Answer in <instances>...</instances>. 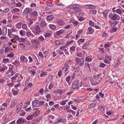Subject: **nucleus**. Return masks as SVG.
I'll list each match as a JSON object with an SVG mask.
<instances>
[{
	"label": "nucleus",
	"mask_w": 124,
	"mask_h": 124,
	"mask_svg": "<svg viewBox=\"0 0 124 124\" xmlns=\"http://www.w3.org/2000/svg\"><path fill=\"white\" fill-rule=\"evenodd\" d=\"M79 7V5L77 4H72L68 7V8L72 9L73 10L77 12H80L82 11L81 9Z\"/></svg>",
	"instance_id": "obj_1"
},
{
	"label": "nucleus",
	"mask_w": 124,
	"mask_h": 124,
	"mask_svg": "<svg viewBox=\"0 0 124 124\" xmlns=\"http://www.w3.org/2000/svg\"><path fill=\"white\" fill-rule=\"evenodd\" d=\"M31 42L32 44L33 45L34 47L35 48H38L40 44V43L39 41L36 39L35 40L32 39L31 41Z\"/></svg>",
	"instance_id": "obj_2"
},
{
	"label": "nucleus",
	"mask_w": 124,
	"mask_h": 124,
	"mask_svg": "<svg viewBox=\"0 0 124 124\" xmlns=\"http://www.w3.org/2000/svg\"><path fill=\"white\" fill-rule=\"evenodd\" d=\"M79 82L76 80L73 81L72 84V87L73 89H78L79 88Z\"/></svg>",
	"instance_id": "obj_3"
},
{
	"label": "nucleus",
	"mask_w": 124,
	"mask_h": 124,
	"mask_svg": "<svg viewBox=\"0 0 124 124\" xmlns=\"http://www.w3.org/2000/svg\"><path fill=\"white\" fill-rule=\"evenodd\" d=\"M75 59L76 62L77 63H78L79 66H82L84 64V60L83 59L79 58L78 57H77L75 58Z\"/></svg>",
	"instance_id": "obj_4"
},
{
	"label": "nucleus",
	"mask_w": 124,
	"mask_h": 124,
	"mask_svg": "<svg viewBox=\"0 0 124 124\" xmlns=\"http://www.w3.org/2000/svg\"><path fill=\"white\" fill-rule=\"evenodd\" d=\"M34 28L36 30L34 31V33L35 35H39L41 32L40 28L38 25L35 26Z\"/></svg>",
	"instance_id": "obj_5"
},
{
	"label": "nucleus",
	"mask_w": 124,
	"mask_h": 124,
	"mask_svg": "<svg viewBox=\"0 0 124 124\" xmlns=\"http://www.w3.org/2000/svg\"><path fill=\"white\" fill-rule=\"evenodd\" d=\"M116 14H113L112 13L110 14L108 16L109 17L113 20H115L117 19V17Z\"/></svg>",
	"instance_id": "obj_6"
},
{
	"label": "nucleus",
	"mask_w": 124,
	"mask_h": 124,
	"mask_svg": "<svg viewBox=\"0 0 124 124\" xmlns=\"http://www.w3.org/2000/svg\"><path fill=\"white\" fill-rule=\"evenodd\" d=\"M32 106L34 107H38L40 105L39 102L38 100H34L32 102Z\"/></svg>",
	"instance_id": "obj_7"
},
{
	"label": "nucleus",
	"mask_w": 124,
	"mask_h": 124,
	"mask_svg": "<svg viewBox=\"0 0 124 124\" xmlns=\"http://www.w3.org/2000/svg\"><path fill=\"white\" fill-rule=\"evenodd\" d=\"M90 80L91 82V84L93 86L96 85L99 83V81L98 82L97 81H94V80L92 77L90 78Z\"/></svg>",
	"instance_id": "obj_8"
},
{
	"label": "nucleus",
	"mask_w": 124,
	"mask_h": 124,
	"mask_svg": "<svg viewBox=\"0 0 124 124\" xmlns=\"http://www.w3.org/2000/svg\"><path fill=\"white\" fill-rule=\"evenodd\" d=\"M32 11L31 8H26L24 11L23 13H24L29 14Z\"/></svg>",
	"instance_id": "obj_9"
},
{
	"label": "nucleus",
	"mask_w": 124,
	"mask_h": 124,
	"mask_svg": "<svg viewBox=\"0 0 124 124\" xmlns=\"http://www.w3.org/2000/svg\"><path fill=\"white\" fill-rule=\"evenodd\" d=\"M57 23L59 25H63L65 23L64 20L62 19H59L57 20Z\"/></svg>",
	"instance_id": "obj_10"
},
{
	"label": "nucleus",
	"mask_w": 124,
	"mask_h": 124,
	"mask_svg": "<svg viewBox=\"0 0 124 124\" xmlns=\"http://www.w3.org/2000/svg\"><path fill=\"white\" fill-rule=\"evenodd\" d=\"M87 8L89 9H94L95 7L94 6L91 4H87L86 5Z\"/></svg>",
	"instance_id": "obj_11"
},
{
	"label": "nucleus",
	"mask_w": 124,
	"mask_h": 124,
	"mask_svg": "<svg viewBox=\"0 0 124 124\" xmlns=\"http://www.w3.org/2000/svg\"><path fill=\"white\" fill-rule=\"evenodd\" d=\"M89 43L88 42H86L84 44L83 46V48L84 49H86L87 48L88 46V45L89 44Z\"/></svg>",
	"instance_id": "obj_12"
},
{
	"label": "nucleus",
	"mask_w": 124,
	"mask_h": 124,
	"mask_svg": "<svg viewBox=\"0 0 124 124\" xmlns=\"http://www.w3.org/2000/svg\"><path fill=\"white\" fill-rule=\"evenodd\" d=\"M53 15H50L47 17V19L48 21H50L52 20L54 18Z\"/></svg>",
	"instance_id": "obj_13"
},
{
	"label": "nucleus",
	"mask_w": 124,
	"mask_h": 124,
	"mask_svg": "<svg viewBox=\"0 0 124 124\" xmlns=\"http://www.w3.org/2000/svg\"><path fill=\"white\" fill-rule=\"evenodd\" d=\"M89 12L90 14L95 15L97 13V11L95 9H92L89 11Z\"/></svg>",
	"instance_id": "obj_14"
},
{
	"label": "nucleus",
	"mask_w": 124,
	"mask_h": 124,
	"mask_svg": "<svg viewBox=\"0 0 124 124\" xmlns=\"http://www.w3.org/2000/svg\"><path fill=\"white\" fill-rule=\"evenodd\" d=\"M64 32V30H63L62 29L59 31H57L56 32V34L57 35H59L61 34H62Z\"/></svg>",
	"instance_id": "obj_15"
},
{
	"label": "nucleus",
	"mask_w": 124,
	"mask_h": 124,
	"mask_svg": "<svg viewBox=\"0 0 124 124\" xmlns=\"http://www.w3.org/2000/svg\"><path fill=\"white\" fill-rule=\"evenodd\" d=\"M39 111H37L36 112L33 113L31 115L33 117H35L38 116L39 114Z\"/></svg>",
	"instance_id": "obj_16"
},
{
	"label": "nucleus",
	"mask_w": 124,
	"mask_h": 124,
	"mask_svg": "<svg viewBox=\"0 0 124 124\" xmlns=\"http://www.w3.org/2000/svg\"><path fill=\"white\" fill-rule=\"evenodd\" d=\"M22 22L18 23L16 25V26L17 28L20 29L21 28V25L23 24Z\"/></svg>",
	"instance_id": "obj_17"
},
{
	"label": "nucleus",
	"mask_w": 124,
	"mask_h": 124,
	"mask_svg": "<svg viewBox=\"0 0 124 124\" xmlns=\"http://www.w3.org/2000/svg\"><path fill=\"white\" fill-rule=\"evenodd\" d=\"M53 77L52 75H50L48 76L46 80V82H50L52 80Z\"/></svg>",
	"instance_id": "obj_18"
},
{
	"label": "nucleus",
	"mask_w": 124,
	"mask_h": 124,
	"mask_svg": "<svg viewBox=\"0 0 124 124\" xmlns=\"http://www.w3.org/2000/svg\"><path fill=\"white\" fill-rule=\"evenodd\" d=\"M46 25V23L45 21H41L40 23V26L42 28L44 27Z\"/></svg>",
	"instance_id": "obj_19"
},
{
	"label": "nucleus",
	"mask_w": 124,
	"mask_h": 124,
	"mask_svg": "<svg viewBox=\"0 0 124 124\" xmlns=\"http://www.w3.org/2000/svg\"><path fill=\"white\" fill-rule=\"evenodd\" d=\"M49 27L50 29H52L55 30L56 29V26L53 24H49Z\"/></svg>",
	"instance_id": "obj_20"
},
{
	"label": "nucleus",
	"mask_w": 124,
	"mask_h": 124,
	"mask_svg": "<svg viewBox=\"0 0 124 124\" xmlns=\"http://www.w3.org/2000/svg\"><path fill=\"white\" fill-rule=\"evenodd\" d=\"M7 28H6L4 27L3 28L2 32L3 35H5L7 33Z\"/></svg>",
	"instance_id": "obj_21"
},
{
	"label": "nucleus",
	"mask_w": 124,
	"mask_h": 124,
	"mask_svg": "<svg viewBox=\"0 0 124 124\" xmlns=\"http://www.w3.org/2000/svg\"><path fill=\"white\" fill-rule=\"evenodd\" d=\"M31 14L33 16H36L38 15L37 12L36 11L32 12Z\"/></svg>",
	"instance_id": "obj_22"
},
{
	"label": "nucleus",
	"mask_w": 124,
	"mask_h": 124,
	"mask_svg": "<svg viewBox=\"0 0 124 124\" xmlns=\"http://www.w3.org/2000/svg\"><path fill=\"white\" fill-rule=\"evenodd\" d=\"M39 40L40 41L43 42L44 40V38L42 36H40L38 38Z\"/></svg>",
	"instance_id": "obj_23"
},
{
	"label": "nucleus",
	"mask_w": 124,
	"mask_h": 124,
	"mask_svg": "<svg viewBox=\"0 0 124 124\" xmlns=\"http://www.w3.org/2000/svg\"><path fill=\"white\" fill-rule=\"evenodd\" d=\"M33 117L32 115H29L27 116L26 119L28 120H30L32 119Z\"/></svg>",
	"instance_id": "obj_24"
},
{
	"label": "nucleus",
	"mask_w": 124,
	"mask_h": 124,
	"mask_svg": "<svg viewBox=\"0 0 124 124\" xmlns=\"http://www.w3.org/2000/svg\"><path fill=\"white\" fill-rule=\"evenodd\" d=\"M117 24V22L116 21H115L113 22L111 24V27L113 28V27L115 26Z\"/></svg>",
	"instance_id": "obj_25"
},
{
	"label": "nucleus",
	"mask_w": 124,
	"mask_h": 124,
	"mask_svg": "<svg viewBox=\"0 0 124 124\" xmlns=\"http://www.w3.org/2000/svg\"><path fill=\"white\" fill-rule=\"evenodd\" d=\"M9 71L11 73V76H13L15 72H14V70L12 68H10L9 69Z\"/></svg>",
	"instance_id": "obj_26"
},
{
	"label": "nucleus",
	"mask_w": 124,
	"mask_h": 124,
	"mask_svg": "<svg viewBox=\"0 0 124 124\" xmlns=\"http://www.w3.org/2000/svg\"><path fill=\"white\" fill-rule=\"evenodd\" d=\"M72 23L74 26H76L79 23V22L74 19L72 21Z\"/></svg>",
	"instance_id": "obj_27"
},
{
	"label": "nucleus",
	"mask_w": 124,
	"mask_h": 124,
	"mask_svg": "<svg viewBox=\"0 0 124 124\" xmlns=\"http://www.w3.org/2000/svg\"><path fill=\"white\" fill-rule=\"evenodd\" d=\"M22 119H19L16 122L17 124H20L22 122H23V120H22Z\"/></svg>",
	"instance_id": "obj_28"
},
{
	"label": "nucleus",
	"mask_w": 124,
	"mask_h": 124,
	"mask_svg": "<svg viewBox=\"0 0 124 124\" xmlns=\"http://www.w3.org/2000/svg\"><path fill=\"white\" fill-rule=\"evenodd\" d=\"M18 40L20 42H24L25 41V39L24 38H18Z\"/></svg>",
	"instance_id": "obj_29"
},
{
	"label": "nucleus",
	"mask_w": 124,
	"mask_h": 124,
	"mask_svg": "<svg viewBox=\"0 0 124 124\" xmlns=\"http://www.w3.org/2000/svg\"><path fill=\"white\" fill-rule=\"evenodd\" d=\"M64 122V120L62 119L61 118H60L57 121H55V123H57L60 122Z\"/></svg>",
	"instance_id": "obj_30"
},
{
	"label": "nucleus",
	"mask_w": 124,
	"mask_h": 124,
	"mask_svg": "<svg viewBox=\"0 0 124 124\" xmlns=\"http://www.w3.org/2000/svg\"><path fill=\"white\" fill-rule=\"evenodd\" d=\"M95 104L94 103H92L88 107L89 108H92L93 107H94L95 106Z\"/></svg>",
	"instance_id": "obj_31"
},
{
	"label": "nucleus",
	"mask_w": 124,
	"mask_h": 124,
	"mask_svg": "<svg viewBox=\"0 0 124 124\" xmlns=\"http://www.w3.org/2000/svg\"><path fill=\"white\" fill-rule=\"evenodd\" d=\"M106 65H107L103 63H101V64L99 66V67L100 68H104Z\"/></svg>",
	"instance_id": "obj_32"
},
{
	"label": "nucleus",
	"mask_w": 124,
	"mask_h": 124,
	"mask_svg": "<svg viewBox=\"0 0 124 124\" xmlns=\"http://www.w3.org/2000/svg\"><path fill=\"white\" fill-rule=\"evenodd\" d=\"M22 108V107L21 105H20L19 106L17 107L16 110V112L18 113V112L21 110Z\"/></svg>",
	"instance_id": "obj_33"
},
{
	"label": "nucleus",
	"mask_w": 124,
	"mask_h": 124,
	"mask_svg": "<svg viewBox=\"0 0 124 124\" xmlns=\"http://www.w3.org/2000/svg\"><path fill=\"white\" fill-rule=\"evenodd\" d=\"M67 101V100H65L62 101H61L60 102V104L61 105H64L66 104V102Z\"/></svg>",
	"instance_id": "obj_34"
},
{
	"label": "nucleus",
	"mask_w": 124,
	"mask_h": 124,
	"mask_svg": "<svg viewBox=\"0 0 124 124\" xmlns=\"http://www.w3.org/2000/svg\"><path fill=\"white\" fill-rule=\"evenodd\" d=\"M69 66L68 64H66L65 65V70L64 71L66 72L68 70V69L69 68Z\"/></svg>",
	"instance_id": "obj_35"
},
{
	"label": "nucleus",
	"mask_w": 124,
	"mask_h": 124,
	"mask_svg": "<svg viewBox=\"0 0 124 124\" xmlns=\"http://www.w3.org/2000/svg\"><path fill=\"white\" fill-rule=\"evenodd\" d=\"M93 78L94 79H96L98 80V79H99V74H97V75H94L93 76Z\"/></svg>",
	"instance_id": "obj_36"
},
{
	"label": "nucleus",
	"mask_w": 124,
	"mask_h": 124,
	"mask_svg": "<svg viewBox=\"0 0 124 124\" xmlns=\"http://www.w3.org/2000/svg\"><path fill=\"white\" fill-rule=\"evenodd\" d=\"M54 86V85L52 83H51L49 85V90L51 89L52 88H53Z\"/></svg>",
	"instance_id": "obj_37"
},
{
	"label": "nucleus",
	"mask_w": 124,
	"mask_h": 124,
	"mask_svg": "<svg viewBox=\"0 0 124 124\" xmlns=\"http://www.w3.org/2000/svg\"><path fill=\"white\" fill-rule=\"evenodd\" d=\"M51 34L50 33H47L45 34H44L43 36L45 37H47L50 36L51 35Z\"/></svg>",
	"instance_id": "obj_38"
},
{
	"label": "nucleus",
	"mask_w": 124,
	"mask_h": 124,
	"mask_svg": "<svg viewBox=\"0 0 124 124\" xmlns=\"http://www.w3.org/2000/svg\"><path fill=\"white\" fill-rule=\"evenodd\" d=\"M91 59L89 57H86L85 59V61L86 62H91Z\"/></svg>",
	"instance_id": "obj_39"
},
{
	"label": "nucleus",
	"mask_w": 124,
	"mask_h": 124,
	"mask_svg": "<svg viewBox=\"0 0 124 124\" xmlns=\"http://www.w3.org/2000/svg\"><path fill=\"white\" fill-rule=\"evenodd\" d=\"M47 75V73L46 72H43L41 73L40 75V77H42L44 76L45 75Z\"/></svg>",
	"instance_id": "obj_40"
},
{
	"label": "nucleus",
	"mask_w": 124,
	"mask_h": 124,
	"mask_svg": "<svg viewBox=\"0 0 124 124\" xmlns=\"http://www.w3.org/2000/svg\"><path fill=\"white\" fill-rule=\"evenodd\" d=\"M27 25L25 24H23L22 26V28L24 30L26 29L27 28Z\"/></svg>",
	"instance_id": "obj_41"
},
{
	"label": "nucleus",
	"mask_w": 124,
	"mask_h": 124,
	"mask_svg": "<svg viewBox=\"0 0 124 124\" xmlns=\"http://www.w3.org/2000/svg\"><path fill=\"white\" fill-rule=\"evenodd\" d=\"M57 51L58 53L60 54H61L63 53V52L62 51V50H60V49L59 50H57Z\"/></svg>",
	"instance_id": "obj_42"
},
{
	"label": "nucleus",
	"mask_w": 124,
	"mask_h": 124,
	"mask_svg": "<svg viewBox=\"0 0 124 124\" xmlns=\"http://www.w3.org/2000/svg\"><path fill=\"white\" fill-rule=\"evenodd\" d=\"M14 56V54L13 53H11L8 54H7V56L8 57H12Z\"/></svg>",
	"instance_id": "obj_43"
},
{
	"label": "nucleus",
	"mask_w": 124,
	"mask_h": 124,
	"mask_svg": "<svg viewBox=\"0 0 124 124\" xmlns=\"http://www.w3.org/2000/svg\"><path fill=\"white\" fill-rule=\"evenodd\" d=\"M108 11L107 10H105L103 13L105 17H106L108 15Z\"/></svg>",
	"instance_id": "obj_44"
},
{
	"label": "nucleus",
	"mask_w": 124,
	"mask_h": 124,
	"mask_svg": "<svg viewBox=\"0 0 124 124\" xmlns=\"http://www.w3.org/2000/svg\"><path fill=\"white\" fill-rule=\"evenodd\" d=\"M9 60L8 59H5L2 60V62L4 63H6L9 61Z\"/></svg>",
	"instance_id": "obj_45"
},
{
	"label": "nucleus",
	"mask_w": 124,
	"mask_h": 124,
	"mask_svg": "<svg viewBox=\"0 0 124 124\" xmlns=\"http://www.w3.org/2000/svg\"><path fill=\"white\" fill-rule=\"evenodd\" d=\"M70 79V76H68L66 78V81L68 83Z\"/></svg>",
	"instance_id": "obj_46"
},
{
	"label": "nucleus",
	"mask_w": 124,
	"mask_h": 124,
	"mask_svg": "<svg viewBox=\"0 0 124 124\" xmlns=\"http://www.w3.org/2000/svg\"><path fill=\"white\" fill-rule=\"evenodd\" d=\"M9 10V9L8 8H5L3 11L5 13H7Z\"/></svg>",
	"instance_id": "obj_47"
},
{
	"label": "nucleus",
	"mask_w": 124,
	"mask_h": 124,
	"mask_svg": "<svg viewBox=\"0 0 124 124\" xmlns=\"http://www.w3.org/2000/svg\"><path fill=\"white\" fill-rule=\"evenodd\" d=\"M31 32L27 31L26 32V36L28 37H29L31 35Z\"/></svg>",
	"instance_id": "obj_48"
},
{
	"label": "nucleus",
	"mask_w": 124,
	"mask_h": 124,
	"mask_svg": "<svg viewBox=\"0 0 124 124\" xmlns=\"http://www.w3.org/2000/svg\"><path fill=\"white\" fill-rule=\"evenodd\" d=\"M116 12L119 14H121L122 13V11L120 9H117L116 10Z\"/></svg>",
	"instance_id": "obj_49"
},
{
	"label": "nucleus",
	"mask_w": 124,
	"mask_h": 124,
	"mask_svg": "<svg viewBox=\"0 0 124 124\" xmlns=\"http://www.w3.org/2000/svg\"><path fill=\"white\" fill-rule=\"evenodd\" d=\"M55 44L56 45H59L61 44V43L59 41L57 40L55 41Z\"/></svg>",
	"instance_id": "obj_50"
},
{
	"label": "nucleus",
	"mask_w": 124,
	"mask_h": 124,
	"mask_svg": "<svg viewBox=\"0 0 124 124\" xmlns=\"http://www.w3.org/2000/svg\"><path fill=\"white\" fill-rule=\"evenodd\" d=\"M21 84L20 82H19L17 84H16L15 86V88H17L18 87L20 86H21Z\"/></svg>",
	"instance_id": "obj_51"
},
{
	"label": "nucleus",
	"mask_w": 124,
	"mask_h": 124,
	"mask_svg": "<svg viewBox=\"0 0 124 124\" xmlns=\"http://www.w3.org/2000/svg\"><path fill=\"white\" fill-rule=\"evenodd\" d=\"M16 103L15 102H13L11 103L10 105V107L11 108H12L15 107L16 105Z\"/></svg>",
	"instance_id": "obj_52"
},
{
	"label": "nucleus",
	"mask_w": 124,
	"mask_h": 124,
	"mask_svg": "<svg viewBox=\"0 0 124 124\" xmlns=\"http://www.w3.org/2000/svg\"><path fill=\"white\" fill-rule=\"evenodd\" d=\"M9 50V49L8 47H5V49L4 50V52H7Z\"/></svg>",
	"instance_id": "obj_53"
},
{
	"label": "nucleus",
	"mask_w": 124,
	"mask_h": 124,
	"mask_svg": "<svg viewBox=\"0 0 124 124\" xmlns=\"http://www.w3.org/2000/svg\"><path fill=\"white\" fill-rule=\"evenodd\" d=\"M13 10L14 12H19L20 11V10L19 9L16 8H14Z\"/></svg>",
	"instance_id": "obj_54"
},
{
	"label": "nucleus",
	"mask_w": 124,
	"mask_h": 124,
	"mask_svg": "<svg viewBox=\"0 0 124 124\" xmlns=\"http://www.w3.org/2000/svg\"><path fill=\"white\" fill-rule=\"evenodd\" d=\"M93 23H94L92 21H89V24L90 26H93L94 25Z\"/></svg>",
	"instance_id": "obj_55"
},
{
	"label": "nucleus",
	"mask_w": 124,
	"mask_h": 124,
	"mask_svg": "<svg viewBox=\"0 0 124 124\" xmlns=\"http://www.w3.org/2000/svg\"><path fill=\"white\" fill-rule=\"evenodd\" d=\"M62 73V70H60L59 71L58 74L57 75L59 77H60Z\"/></svg>",
	"instance_id": "obj_56"
},
{
	"label": "nucleus",
	"mask_w": 124,
	"mask_h": 124,
	"mask_svg": "<svg viewBox=\"0 0 124 124\" xmlns=\"http://www.w3.org/2000/svg\"><path fill=\"white\" fill-rule=\"evenodd\" d=\"M18 38H19L18 36L17 35H15L14 38L13 39L15 40H18Z\"/></svg>",
	"instance_id": "obj_57"
},
{
	"label": "nucleus",
	"mask_w": 124,
	"mask_h": 124,
	"mask_svg": "<svg viewBox=\"0 0 124 124\" xmlns=\"http://www.w3.org/2000/svg\"><path fill=\"white\" fill-rule=\"evenodd\" d=\"M25 58V56L23 55H22L20 57V59L22 61H23Z\"/></svg>",
	"instance_id": "obj_58"
},
{
	"label": "nucleus",
	"mask_w": 124,
	"mask_h": 124,
	"mask_svg": "<svg viewBox=\"0 0 124 124\" xmlns=\"http://www.w3.org/2000/svg\"><path fill=\"white\" fill-rule=\"evenodd\" d=\"M82 53L81 52H78L77 53V56L79 57H81L82 56Z\"/></svg>",
	"instance_id": "obj_59"
},
{
	"label": "nucleus",
	"mask_w": 124,
	"mask_h": 124,
	"mask_svg": "<svg viewBox=\"0 0 124 124\" xmlns=\"http://www.w3.org/2000/svg\"><path fill=\"white\" fill-rule=\"evenodd\" d=\"M75 46H73L71 47L70 48V49L71 50V51H73L75 49Z\"/></svg>",
	"instance_id": "obj_60"
},
{
	"label": "nucleus",
	"mask_w": 124,
	"mask_h": 124,
	"mask_svg": "<svg viewBox=\"0 0 124 124\" xmlns=\"http://www.w3.org/2000/svg\"><path fill=\"white\" fill-rule=\"evenodd\" d=\"M19 63L18 61L17 60H15L14 62L12 63V64L14 65H16V64H18Z\"/></svg>",
	"instance_id": "obj_61"
},
{
	"label": "nucleus",
	"mask_w": 124,
	"mask_h": 124,
	"mask_svg": "<svg viewBox=\"0 0 124 124\" xmlns=\"http://www.w3.org/2000/svg\"><path fill=\"white\" fill-rule=\"evenodd\" d=\"M5 69V68L4 67H1L0 68V71H4Z\"/></svg>",
	"instance_id": "obj_62"
},
{
	"label": "nucleus",
	"mask_w": 124,
	"mask_h": 124,
	"mask_svg": "<svg viewBox=\"0 0 124 124\" xmlns=\"http://www.w3.org/2000/svg\"><path fill=\"white\" fill-rule=\"evenodd\" d=\"M49 105L51 106L53 105L54 104V102L53 101H50L49 102Z\"/></svg>",
	"instance_id": "obj_63"
},
{
	"label": "nucleus",
	"mask_w": 124,
	"mask_h": 124,
	"mask_svg": "<svg viewBox=\"0 0 124 124\" xmlns=\"http://www.w3.org/2000/svg\"><path fill=\"white\" fill-rule=\"evenodd\" d=\"M54 5L53 4V2L51 3H49L47 4V6L50 7H52Z\"/></svg>",
	"instance_id": "obj_64"
}]
</instances>
